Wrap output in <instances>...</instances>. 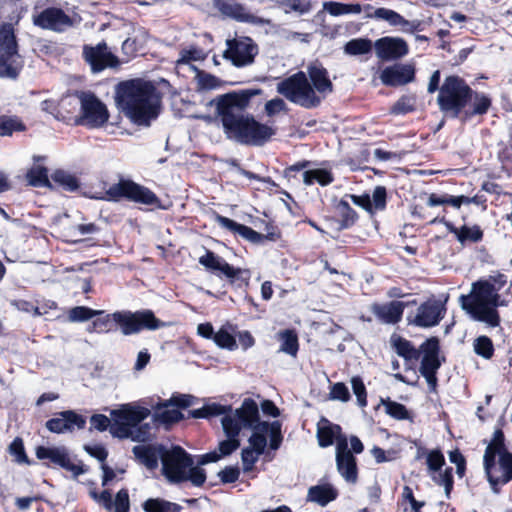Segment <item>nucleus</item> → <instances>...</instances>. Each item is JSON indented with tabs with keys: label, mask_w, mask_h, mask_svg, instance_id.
<instances>
[{
	"label": "nucleus",
	"mask_w": 512,
	"mask_h": 512,
	"mask_svg": "<svg viewBox=\"0 0 512 512\" xmlns=\"http://www.w3.org/2000/svg\"><path fill=\"white\" fill-rule=\"evenodd\" d=\"M260 95H263L261 88H248L219 95L210 102L215 106V117L227 139L245 146L262 147L276 135V127L245 113L251 99Z\"/></svg>",
	"instance_id": "f257e3e1"
},
{
	"label": "nucleus",
	"mask_w": 512,
	"mask_h": 512,
	"mask_svg": "<svg viewBox=\"0 0 512 512\" xmlns=\"http://www.w3.org/2000/svg\"><path fill=\"white\" fill-rule=\"evenodd\" d=\"M437 104L445 115L467 122L486 115L492 107V99L484 92L473 90L462 77L449 75L440 87Z\"/></svg>",
	"instance_id": "f03ea898"
},
{
	"label": "nucleus",
	"mask_w": 512,
	"mask_h": 512,
	"mask_svg": "<svg viewBox=\"0 0 512 512\" xmlns=\"http://www.w3.org/2000/svg\"><path fill=\"white\" fill-rule=\"evenodd\" d=\"M115 99L118 108L138 126H149L160 113V93L151 81L136 78L120 82Z\"/></svg>",
	"instance_id": "7ed1b4c3"
},
{
	"label": "nucleus",
	"mask_w": 512,
	"mask_h": 512,
	"mask_svg": "<svg viewBox=\"0 0 512 512\" xmlns=\"http://www.w3.org/2000/svg\"><path fill=\"white\" fill-rule=\"evenodd\" d=\"M166 325L167 323L156 317L151 309L117 310L112 313L97 310L86 330L88 333L96 334L120 331L123 336H131L144 330L155 331Z\"/></svg>",
	"instance_id": "20e7f679"
},
{
	"label": "nucleus",
	"mask_w": 512,
	"mask_h": 512,
	"mask_svg": "<svg viewBox=\"0 0 512 512\" xmlns=\"http://www.w3.org/2000/svg\"><path fill=\"white\" fill-rule=\"evenodd\" d=\"M390 342L395 352L406 361H418L421 358L419 373L426 379L427 384H437V371L445 361V357L440 356L441 346L438 337L427 338L419 348L397 334L391 336Z\"/></svg>",
	"instance_id": "39448f33"
},
{
	"label": "nucleus",
	"mask_w": 512,
	"mask_h": 512,
	"mask_svg": "<svg viewBox=\"0 0 512 512\" xmlns=\"http://www.w3.org/2000/svg\"><path fill=\"white\" fill-rule=\"evenodd\" d=\"M483 468L494 493L512 481V452L506 444L502 425L495 428L483 455Z\"/></svg>",
	"instance_id": "423d86ee"
},
{
	"label": "nucleus",
	"mask_w": 512,
	"mask_h": 512,
	"mask_svg": "<svg viewBox=\"0 0 512 512\" xmlns=\"http://www.w3.org/2000/svg\"><path fill=\"white\" fill-rule=\"evenodd\" d=\"M459 303L474 320L484 322L490 327L500 325L501 318L497 308L502 305L501 296L484 279L473 282L470 293L460 295Z\"/></svg>",
	"instance_id": "0eeeda50"
},
{
	"label": "nucleus",
	"mask_w": 512,
	"mask_h": 512,
	"mask_svg": "<svg viewBox=\"0 0 512 512\" xmlns=\"http://www.w3.org/2000/svg\"><path fill=\"white\" fill-rule=\"evenodd\" d=\"M277 92L291 103L306 109L317 108L322 102L303 71H298L280 81L277 84Z\"/></svg>",
	"instance_id": "6e6552de"
},
{
	"label": "nucleus",
	"mask_w": 512,
	"mask_h": 512,
	"mask_svg": "<svg viewBox=\"0 0 512 512\" xmlns=\"http://www.w3.org/2000/svg\"><path fill=\"white\" fill-rule=\"evenodd\" d=\"M99 199L110 202H120L125 199L153 208H162L161 200L151 189L129 179H121L118 183L111 185Z\"/></svg>",
	"instance_id": "1a4fd4ad"
},
{
	"label": "nucleus",
	"mask_w": 512,
	"mask_h": 512,
	"mask_svg": "<svg viewBox=\"0 0 512 512\" xmlns=\"http://www.w3.org/2000/svg\"><path fill=\"white\" fill-rule=\"evenodd\" d=\"M199 263L205 267L207 271L215 274L219 278H225L231 285H235L238 288L249 285L251 278L249 269L234 267L211 250H207L206 253L199 258Z\"/></svg>",
	"instance_id": "9d476101"
},
{
	"label": "nucleus",
	"mask_w": 512,
	"mask_h": 512,
	"mask_svg": "<svg viewBox=\"0 0 512 512\" xmlns=\"http://www.w3.org/2000/svg\"><path fill=\"white\" fill-rule=\"evenodd\" d=\"M110 114L107 106L92 92L80 95V113L74 118L77 126L98 129L106 125Z\"/></svg>",
	"instance_id": "9b49d317"
},
{
	"label": "nucleus",
	"mask_w": 512,
	"mask_h": 512,
	"mask_svg": "<svg viewBox=\"0 0 512 512\" xmlns=\"http://www.w3.org/2000/svg\"><path fill=\"white\" fill-rule=\"evenodd\" d=\"M150 415L146 407L125 405L111 412L112 424L110 433L117 438L126 439L131 436V429L138 426Z\"/></svg>",
	"instance_id": "f8f14e48"
},
{
	"label": "nucleus",
	"mask_w": 512,
	"mask_h": 512,
	"mask_svg": "<svg viewBox=\"0 0 512 512\" xmlns=\"http://www.w3.org/2000/svg\"><path fill=\"white\" fill-rule=\"evenodd\" d=\"M217 223L234 234H238L243 239L252 244H263L266 241L276 242L281 239V230L272 222L266 223L265 233H259L249 226L240 224L228 217L217 215Z\"/></svg>",
	"instance_id": "ddd939ff"
},
{
	"label": "nucleus",
	"mask_w": 512,
	"mask_h": 512,
	"mask_svg": "<svg viewBox=\"0 0 512 512\" xmlns=\"http://www.w3.org/2000/svg\"><path fill=\"white\" fill-rule=\"evenodd\" d=\"M163 475L172 483L185 482L187 469L194 465L192 456L180 446L164 450L161 455Z\"/></svg>",
	"instance_id": "4468645a"
},
{
	"label": "nucleus",
	"mask_w": 512,
	"mask_h": 512,
	"mask_svg": "<svg viewBox=\"0 0 512 512\" xmlns=\"http://www.w3.org/2000/svg\"><path fill=\"white\" fill-rule=\"evenodd\" d=\"M446 300L436 298L434 295L422 302L414 315L407 317L408 323L419 328L437 326L446 315Z\"/></svg>",
	"instance_id": "2eb2a0df"
},
{
	"label": "nucleus",
	"mask_w": 512,
	"mask_h": 512,
	"mask_svg": "<svg viewBox=\"0 0 512 512\" xmlns=\"http://www.w3.org/2000/svg\"><path fill=\"white\" fill-rule=\"evenodd\" d=\"M17 41L13 27L10 24L0 26V76L16 78L20 68L14 64L17 55Z\"/></svg>",
	"instance_id": "dca6fc26"
},
{
	"label": "nucleus",
	"mask_w": 512,
	"mask_h": 512,
	"mask_svg": "<svg viewBox=\"0 0 512 512\" xmlns=\"http://www.w3.org/2000/svg\"><path fill=\"white\" fill-rule=\"evenodd\" d=\"M226 45L223 57L236 67L251 65L259 52L258 45L248 36L228 39Z\"/></svg>",
	"instance_id": "f3484780"
},
{
	"label": "nucleus",
	"mask_w": 512,
	"mask_h": 512,
	"mask_svg": "<svg viewBox=\"0 0 512 512\" xmlns=\"http://www.w3.org/2000/svg\"><path fill=\"white\" fill-rule=\"evenodd\" d=\"M82 57L93 73H99L106 68H114L119 65L118 57L108 50V45L104 40L95 46L85 44Z\"/></svg>",
	"instance_id": "a211bd4d"
},
{
	"label": "nucleus",
	"mask_w": 512,
	"mask_h": 512,
	"mask_svg": "<svg viewBox=\"0 0 512 512\" xmlns=\"http://www.w3.org/2000/svg\"><path fill=\"white\" fill-rule=\"evenodd\" d=\"M32 22L36 27L54 32H63L74 25L73 19L58 7H47L39 13H33Z\"/></svg>",
	"instance_id": "6ab92c4d"
},
{
	"label": "nucleus",
	"mask_w": 512,
	"mask_h": 512,
	"mask_svg": "<svg viewBox=\"0 0 512 512\" xmlns=\"http://www.w3.org/2000/svg\"><path fill=\"white\" fill-rule=\"evenodd\" d=\"M379 79L387 87H401L412 83L416 79V66L414 63L396 62L386 66L380 72Z\"/></svg>",
	"instance_id": "aec40b11"
},
{
	"label": "nucleus",
	"mask_w": 512,
	"mask_h": 512,
	"mask_svg": "<svg viewBox=\"0 0 512 512\" xmlns=\"http://www.w3.org/2000/svg\"><path fill=\"white\" fill-rule=\"evenodd\" d=\"M35 454L39 460H49L55 466H59L67 471L73 473L74 476H79L86 472L83 465L74 464L69 456L65 447H46L43 445L37 446Z\"/></svg>",
	"instance_id": "412c9836"
},
{
	"label": "nucleus",
	"mask_w": 512,
	"mask_h": 512,
	"mask_svg": "<svg viewBox=\"0 0 512 512\" xmlns=\"http://www.w3.org/2000/svg\"><path fill=\"white\" fill-rule=\"evenodd\" d=\"M377 57L384 61H398L408 55L409 45L403 38L384 36L374 42Z\"/></svg>",
	"instance_id": "4be33fe9"
},
{
	"label": "nucleus",
	"mask_w": 512,
	"mask_h": 512,
	"mask_svg": "<svg viewBox=\"0 0 512 512\" xmlns=\"http://www.w3.org/2000/svg\"><path fill=\"white\" fill-rule=\"evenodd\" d=\"M336 466L346 482L355 484L358 480L357 459L348 448L346 437H341L336 445Z\"/></svg>",
	"instance_id": "5701e85b"
},
{
	"label": "nucleus",
	"mask_w": 512,
	"mask_h": 512,
	"mask_svg": "<svg viewBox=\"0 0 512 512\" xmlns=\"http://www.w3.org/2000/svg\"><path fill=\"white\" fill-rule=\"evenodd\" d=\"M430 223H443L448 231L455 235L457 241L462 245L467 243H478L483 240L484 232L477 224L473 226L462 225L461 227L454 226L451 222L446 221L445 216L435 217L429 220Z\"/></svg>",
	"instance_id": "b1692460"
},
{
	"label": "nucleus",
	"mask_w": 512,
	"mask_h": 512,
	"mask_svg": "<svg viewBox=\"0 0 512 512\" xmlns=\"http://www.w3.org/2000/svg\"><path fill=\"white\" fill-rule=\"evenodd\" d=\"M405 307L404 302L394 300L384 304H372L371 312L380 322L395 325L402 320Z\"/></svg>",
	"instance_id": "393cba45"
},
{
	"label": "nucleus",
	"mask_w": 512,
	"mask_h": 512,
	"mask_svg": "<svg viewBox=\"0 0 512 512\" xmlns=\"http://www.w3.org/2000/svg\"><path fill=\"white\" fill-rule=\"evenodd\" d=\"M334 210L335 217H326V220L335 222L339 232L352 228L359 220L357 211L344 197L334 205Z\"/></svg>",
	"instance_id": "a878e982"
},
{
	"label": "nucleus",
	"mask_w": 512,
	"mask_h": 512,
	"mask_svg": "<svg viewBox=\"0 0 512 512\" xmlns=\"http://www.w3.org/2000/svg\"><path fill=\"white\" fill-rule=\"evenodd\" d=\"M310 84L315 92L320 94L332 93L334 85L329 78L327 69L320 63L310 64L307 68Z\"/></svg>",
	"instance_id": "bb28decb"
},
{
	"label": "nucleus",
	"mask_w": 512,
	"mask_h": 512,
	"mask_svg": "<svg viewBox=\"0 0 512 512\" xmlns=\"http://www.w3.org/2000/svg\"><path fill=\"white\" fill-rule=\"evenodd\" d=\"M317 440L318 444L322 448L333 445L334 441L341 437H346L342 434V428L338 424L331 423L327 418L322 417L317 424Z\"/></svg>",
	"instance_id": "cd10ccee"
},
{
	"label": "nucleus",
	"mask_w": 512,
	"mask_h": 512,
	"mask_svg": "<svg viewBox=\"0 0 512 512\" xmlns=\"http://www.w3.org/2000/svg\"><path fill=\"white\" fill-rule=\"evenodd\" d=\"M234 415L244 428L254 426L260 417L258 405L251 398L244 399L242 405L235 410Z\"/></svg>",
	"instance_id": "c85d7f7f"
},
{
	"label": "nucleus",
	"mask_w": 512,
	"mask_h": 512,
	"mask_svg": "<svg viewBox=\"0 0 512 512\" xmlns=\"http://www.w3.org/2000/svg\"><path fill=\"white\" fill-rule=\"evenodd\" d=\"M338 497V491L330 484L311 486L308 489L307 500L324 507Z\"/></svg>",
	"instance_id": "c756f323"
},
{
	"label": "nucleus",
	"mask_w": 512,
	"mask_h": 512,
	"mask_svg": "<svg viewBox=\"0 0 512 512\" xmlns=\"http://www.w3.org/2000/svg\"><path fill=\"white\" fill-rule=\"evenodd\" d=\"M133 454L148 469H155L158 466V451L152 445H138L133 447Z\"/></svg>",
	"instance_id": "7c9ffc66"
},
{
	"label": "nucleus",
	"mask_w": 512,
	"mask_h": 512,
	"mask_svg": "<svg viewBox=\"0 0 512 512\" xmlns=\"http://www.w3.org/2000/svg\"><path fill=\"white\" fill-rule=\"evenodd\" d=\"M217 7L224 14L240 22H250L253 16L246 12L245 7L239 3L218 1Z\"/></svg>",
	"instance_id": "2f4dec72"
},
{
	"label": "nucleus",
	"mask_w": 512,
	"mask_h": 512,
	"mask_svg": "<svg viewBox=\"0 0 512 512\" xmlns=\"http://www.w3.org/2000/svg\"><path fill=\"white\" fill-rule=\"evenodd\" d=\"M145 512H181L182 506L163 498H149L142 504Z\"/></svg>",
	"instance_id": "473e14b6"
},
{
	"label": "nucleus",
	"mask_w": 512,
	"mask_h": 512,
	"mask_svg": "<svg viewBox=\"0 0 512 512\" xmlns=\"http://www.w3.org/2000/svg\"><path fill=\"white\" fill-rule=\"evenodd\" d=\"M230 330L234 332L235 327L227 323L215 333L213 341L219 348L227 349L230 351L235 350L237 348L236 339L232 335Z\"/></svg>",
	"instance_id": "72a5a7b5"
},
{
	"label": "nucleus",
	"mask_w": 512,
	"mask_h": 512,
	"mask_svg": "<svg viewBox=\"0 0 512 512\" xmlns=\"http://www.w3.org/2000/svg\"><path fill=\"white\" fill-rule=\"evenodd\" d=\"M334 181V176L331 171L323 168L306 170L303 173V182L306 185H312L317 182L321 186H327Z\"/></svg>",
	"instance_id": "f704fd0d"
},
{
	"label": "nucleus",
	"mask_w": 512,
	"mask_h": 512,
	"mask_svg": "<svg viewBox=\"0 0 512 512\" xmlns=\"http://www.w3.org/2000/svg\"><path fill=\"white\" fill-rule=\"evenodd\" d=\"M323 8L332 16L359 14L362 12V5L359 3L346 4L336 1H328L324 3Z\"/></svg>",
	"instance_id": "c9c22d12"
},
{
	"label": "nucleus",
	"mask_w": 512,
	"mask_h": 512,
	"mask_svg": "<svg viewBox=\"0 0 512 512\" xmlns=\"http://www.w3.org/2000/svg\"><path fill=\"white\" fill-rule=\"evenodd\" d=\"M25 130L26 125L18 116L0 115V136H11Z\"/></svg>",
	"instance_id": "e433bc0d"
},
{
	"label": "nucleus",
	"mask_w": 512,
	"mask_h": 512,
	"mask_svg": "<svg viewBox=\"0 0 512 512\" xmlns=\"http://www.w3.org/2000/svg\"><path fill=\"white\" fill-rule=\"evenodd\" d=\"M374 44L368 38H355L348 41L344 46V51L348 55H364L372 51Z\"/></svg>",
	"instance_id": "4c0bfd02"
},
{
	"label": "nucleus",
	"mask_w": 512,
	"mask_h": 512,
	"mask_svg": "<svg viewBox=\"0 0 512 512\" xmlns=\"http://www.w3.org/2000/svg\"><path fill=\"white\" fill-rule=\"evenodd\" d=\"M416 110V96L402 95L389 109L391 115H406Z\"/></svg>",
	"instance_id": "58836bf2"
},
{
	"label": "nucleus",
	"mask_w": 512,
	"mask_h": 512,
	"mask_svg": "<svg viewBox=\"0 0 512 512\" xmlns=\"http://www.w3.org/2000/svg\"><path fill=\"white\" fill-rule=\"evenodd\" d=\"M52 182L57 187H61L66 191H75L79 188L78 179L63 170H56L51 176Z\"/></svg>",
	"instance_id": "ea45409f"
},
{
	"label": "nucleus",
	"mask_w": 512,
	"mask_h": 512,
	"mask_svg": "<svg viewBox=\"0 0 512 512\" xmlns=\"http://www.w3.org/2000/svg\"><path fill=\"white\" fill-rule=\"evenodd\" d=\"M27 179L29 184L34 187H52L48 169L44 166L32 167L27 173Z\"/></svg>",
	"instance_id": "a19ab883"
},
{
	"label": "nucleus",
	"mask_w": 512,
	"mask_h": 512,
	"mask_svg": "<svg viewBox=\"0 0 512 512\" xmlns=\"http://www.w3.org/2000/svg\"><path fill=\"white\" fill-rule=\"evenodd\" d=\"M281 350L291 356H296L299 350L298 335L294 329L280 332Z\"/></svg>",
	"instance_id": "79ce46f5"
},
{
	"label": "nucleus",
	"mask_w": 512,
	"mask_h": 512,
	"mask_svg": "<svg viewBox=\"0 0 512 512\" xmlns=\"http://www.w3.org/2000/svg\"><path fill=\"white\" fill-rule=\"evenodd\" d=\"M8 452L18 464L32 465L34 462L27 456L21 437H15L8 446Z\"/></svg>",
	"instance_id": "37998d69"
},
{
	"label": "nucleus",
	"mask_w": 512,
	"mask_h": 512,
	"mask_svg": "<svg viewBox=\"0 0 512 512\" xmlns=\"http://www.w3.org/2000/svg\"><path fill=\"white\" fill-rule=\"evenodd\" d=\"M368 18L385 20L392 26H401L403 23H407V19L398 12L384 7L375 9L373 14H368Z\"/></svg>",
	"instance_id": "c03bdc74"
},
{
	"label": "nucleus",
	"mask_w": 512,
	"mask_h": 512,
	"mask_svg": "<svg viewBox=\"0 0 512 512\" xmlns=\"http://www.w3.org/2000/svg\"><path fill=\"white\" fill-rule=\"evenodd\" d=\"M432 480L444 487L445 495L449 499L454 487L453 468L448 466L443 471L440 470L437 475H432Z\"/></svg>",
	"instance_id": "a18cd8bd"
},
{
	"label": "nucleus",
	"mask_w": 512,
	"mask_h": 512,
	"mask_svg": "<svg viewBox=\"0 0 512 512\" xmlns=\"http://www.w3.org/2000/svg\"><path fill=\"white\" fill-rule=\"evenodd\" d=\"M89 496L106 511H116V498L114 500L112 499V493L109 489H104L101 492H98L96 489H91L89 490Z\"/></svg>",
	"instance_id": "49530a36"
},
{
	"label": "nucleus",
	"mask_w": 512,
	"mask_h": 512,
	"mask_svg": "<svg viewBox=\"0 0 512 512\" xmlns=\"http://www.w3.org/2000/svg\"><path fill=\"white\" fill-rule=\"evenodd\" d=\"M381 403L385 406L386 413L392 418L397 420H406L409 418V412L403 404L392 401L389 398H382Z\"/></svg>",
	"instance_id": "de8ad7c7"
},
{
	"label": "nucleus",
	"mask_w": 512,
	"mask_h": 512,
	"mask_svg": "<svg viewBox=\"0 0 512 512\" xmlns=\"http://www.w3.org/2000/svg\"><path fill=\"white\" fill-rule=\"evenodd\" d=\"M59 416L64 417L68 432L85 428L86 418L73 410L62 411L59 413Z\"/></svg>",
	"instance_id": "09e8293b"
},
{
	"label": "nucleus",
	"mask_w": 512,
	"mask_h": 512,
	"mask_svg": "<svg viewBox=\"0 0 512 512\" xmlns=\"http://www.w3.org/2000/svg\"><path fill=\"white\" fill-rule=\"evenodd\" d=\"M387 206V189L385 186L378 185L374 188L371 197V214L377 211H383Z\"/></svg>",
	"instance_id": "8fccbe9b"
},
{
	"label": "nucleus",
	"mask_w": 512,
	"mask_h": 512,
	"mask_svg": "<svg viewBox=\"0 0 512 512\" xmlns=\"http://www.w3.org/2000/svg\"><path fill=\"white\" fill-rule=\"evenodd\" d=\"M475 353L485 359H491L494 355V346L488 336H479L474 342Z\"/></svg>",
	"instance_id": "3c124183"
},
{
	"label": "nucleus",
	"mask_w": 512,
	"mask_h": 512,
	"mask_svg": "<svg viewBox=\"0 0 512 512\" xmlns=\"http://www.w3.org/2000/svg\"><path fill=\"white\" fill-rule=\"evenodd\" d=\"M224 433L228 438L238 439L241 429L244 428L235 415H224L221 420Z\"/></svg>",
	"instance_id": "603ef678"
},
{
	"label": "nucleus",
	"mask_w": 512,
	"mask_h": 512,
	"mask_svg": "<svg viewBox=\"0 0 512 512\" xmlns=\"http://www.w3.org/2000/svg\"><path fill=\"white\" fill-rule=\"evenodd\" d=\"M97 310L87 306H76L69 310L68 318L71 322H85L93 319Z\"/></svg>",
	"instance_id": "864d4df0"
},
{
	"label": "nucleus",
	"mask_w": 512,
	"mask_h": 512,
	"mask_svg": "<svg viewBox=\"0 0 512 512\" xmlns=\"http://www.w3.org/2000/svg\"><path fill=\"white\" fill-rule=\"evenodd\" d=\"M426 464L431 474H436L445 465V457L441 450L434 449L427 453Z\"/></svg>",
	"instance_id": "5fc2aeb1"
},
{
	"label": "nucleus",
	"mask_w": 512,
	"mask_h": 512,
	"mask_svg": "<svg viewBox=\"0 0 512 512\" xmlns=\"http://www.w3.org/2000/svg\"><path fill=\"white\" fill-rule=\"evenodd\" d=\"M185 482L190 481L194 486L201 487L206 481V472L199 466H190L184 475Z\"/></svg>",
	"instance_id": "6e6d98bb"
},
{
	"label": "nucleus",
	"mask_w": 512,
	"mask_h": 512,
	"mask_svg": "<svg viewBox=\"0 0 512 512\" xmlns=\"http://www.w3.org/2000/svg\"><path fill=\"white\" fill-rule=\"evenodd\" d=\"M409 502L413 512H422L421 509L425 505L424 502L416 500L413 490L408 485H405L402 492L401 504Z\"/></svg>",
	"instance_id": "4d7b16f0"
},
{
	"label": "nucleus",
	"mask_w": 512,
	"mask_h": 512,
	"mask_svg": "<svg viewBox=\"0 0 512 512\" xmlns=\"http://www.w3.org/2000/svg\"><path fill=\"white\" fill-rule=\"evenodd\" d=\"M221 483L231 484L235 483L240 476V469L237 466H226L218 472Z\"/></svg>",
	"instance_id": "13d9d810"
},
{
	"label": "nucleus",
	"mask_w": 512,
	"mask_h": 512,
	"mask_svg": "<svg viewBox=\"0 0 512 512\" xmlns=\"http://www.w3.org/2000/svg\"><path fill=\"white\" fill-rule=\"evenodd\" d=\"M253 449L243 448L241 452V459L243 463V471L248 473L254 469L255 463L258 461V457Z\"/></svg>",
	"instance_id": "bf43d9fd"
},
{
	"label": "nucleus",
	"mask_w": 512,
	"mask_h": 512,
	"mask_svg": "<svg viewBox=\"0 0 512 512\" xmlns=\"http://www.w3.org/2000/svg\"><path fill=\"white\" fill-rule=\"evenodd\" d=\"M250 449L257 455H262L265 452V448L267 446V437L260 433H252L249 438Z\"/></svg>",
	"instance_id": "052dcab7"
},
{
	"label": "nucleus",
	"mask_w": 512,
	"mask_h": 512,
	"mask_svg": "<svg viewBox=\"0 0 512 512\" xmlns=\"http://www.w3.org/2000/svg\"><path fill=\"white\" fill-rule=\"evenodd\" d=\"M156 417L164 424L177 423L183 419V415L178 409H165L157 413Z\"/></svg>",
	"instance_id": "680f3d73"
},
{
	"label": "nucleus",
	"mask_w": 512,
	"mask_h": 512,
	"mask_svg": "<svg viewBox=\"0 0 512 512\" xmlns=\"http://www.w3.org/2000/svg\"><path fill=\"white\" fill-rule=\"evenodd\" d=\"M115 512H130V498L127 488H122L116 493Z\"/></svg>",
	"instance_id": "e2e57ef3"
},
{
	"label": "nucleus",
	"mask_w": 512,
	"mask_h": 512,
	"mask_svg": "<svg viewBox=\"0 0 512 512\" xmlns=\"http://www.w3.org/2000/svg\"><path fill=\"white\" fill-rule=\"evenodd\" d=\"M240 446V440L236 438H228L223 440L218 445L219 454L221 457L229 456Z\"/></svg>",
	"instance_id": "0e129e2a"
},
{
	"label": "nucleus",
	"mask_w": 512,
	"mask_h": 512,
	"mask_svg": "<svg viewBox=\"0 0 512 512\" xmlns=\"http://www.w3.org/2000/svg\"><path fill=\"white\" fill-rule=\"evenodd\" d=\"M84 450L93 458L97 459L101 462V464L106 463V459L108 457L107 449L101 444L95 445H85Z\"/></svg>",
	"instance_id": "69168bd1"
},
{
	"label": "nucleus",
	"mask_w": 512,
	"mask_h": 512,
	"mask_svg": "<svg viewBox=\"0 0 512 512\" xmlns=\"http://www.w3.org/2000/svg\"><path fill=\"white\" fill-rule=\"evenodd\" d=\"M269 437H270V443H269L270 448L272 450H277L283 441V436L281 433V424L278 421L272 422V430L269 433Z\"/></svg>",
	"instance_id": "338daca9"
},
{
	"label": "nucleus",
	"mask_w": 512,
	"mask_h": 512,
	"mask_svg": "<svg viewBox=\"0 0 512 512\" xmlns=\"http://www.w3.org/2000/svg\"><path fill=\"white\" fill-rule=\"evenodd\" d=\"M285 6L289 10L299 12L300 14L308 13L312 8L310 0H287Z\"/></svg>",
	"instance_id": "774afa93"
}]
</instances>
